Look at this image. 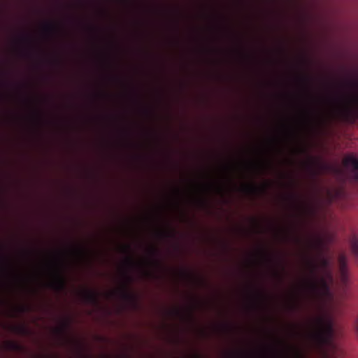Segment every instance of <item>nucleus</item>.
Listing matches in <instances>:
<instances>
[{
	"instance_id": "1",
	"label": "nucleus",
	"mask_w": 358,
	"mask_h": 358,
	"mask_svg": "<svg viewBox=\"0 0 358 358\" xmlns=\"http://www.w3.org/2000/svg\"><path fill=\"white\" fill-rule=\"evenodd\" d=\"M322 248V240L310 241L308 242V248L304 254L309 273L305 281V290L310 299L317 296L320 294V289H322L325 294H329V287L327 280L331 282L333 280L330 259L320 255L317 262L311 254L310 250L313 248L317 249L321 253Z\"/></svg>"
},
{
	"instance_id": "2",
	"label": "nucleus",
	"mask_w": 358,
	"mask_h": 358,
	"mask_svg": "<svg viewBox=\"0 0 358 358\" xmlns=\"http://www.w3.org/2000/svg\"><path fill=\"white\" fill-rule=\"evenodd\" d=\"M336 330L334 321L330 315L317 317L310 333V339L314 347L324 358H336L340 353L335 342Z\"/></svg>"
},
{
	"instance_id": "3",
	"label": "nucleus",
	"mask_w": 358,
	"mask_h": 358,
	"mask_svg": "<svg viewBox=\"0 0 358 358\" xmlns=\"http://www.w3.org/2000/svg\"><path fill=\"white\" fill-rule=\"evenodd\" d=\"M343 164L346 168L352 167L349 178L352 182L358 183V157L352 155H348L343 159Z\"/></svg>"
},
{
	"instance_id": "4",
	"label": "nucleus",
	"mask_w": 358,
	"mask_h": 358,
	"mask_svg": "<svg viewBox=\"0 0 358 358\" xmlns=\"http://www.w3.org/2000/svg\"><path fill=\"white\" fill-rule=\"evenodd\" d=\"M125 282L123 284L122 288L120 292L121 297L124 301L136 303V297L132 293L129 292V285L132 282V278L127 273L124 274Z\"/></svg>"
},
{
	"instance_id": "5",
	"label": "nucleus",
	"mask_w": 358,
	"mask_h": 358,
	"mask_svg": "<svg viewBox=\"0 0 358 358\" xmlns=\"http://www.w3.org/2000/svg\"><path fill=\"white\" fill-rule=\"evenodd\" d=\"M83 301L92 306H98L99 304V293L93 289L85 288L80 292Z\"/></svg>"
},
{
	"instance_id": "6",
	"label": "nucleus",
	"mask_w": 358,
	"mask_h": 358,
	"mask_svg": "<svg viewBox=\"0 0 358 358\" xmlns=\"http://www.w3.org/2000/svg\"><path fill=\"white\" fill-rule=\"evenodd\" d=\"M339 264V277L343 285H347L348 282V272L347 266V258L344 254H341L338 257Z\"/></svg>"
},
{
	"instance_id": "7",
	"label": "nucleus",
	"mask_w": 358,
	"mask_h": 358,
	"mask_svg": "<svg viewBox=\"0 0 358 358\" xmlns=\"http://www.w3.org/2000/svg\"><path fill=\"white\" fill-rule=\"evenodd\" d=\"M345 192L342 189H327V202L329 204L336 201L345 196Z\"/></svg>"
},
{
	"instance_id": "8",
	"label": "nucleus",
	"mask_w": 358,
	"mask_h": 358,
	"mask_svg": "<svg viewBox=\"0 0 358 358\" xmlns=\"http://www.w3.org/2000/svg\"><path fill=\"white\" fill-rule=\"evenodd\" d=\"M52 287L57 291H62L66 288V280L60 271L57 270L55 273V280Z\"/></svg>"
},
{
	"instance_id": "9",
	"label": "nucleus",
	"mask_w": 358,
	"mask_h": 358,
	"mask_svg": "<svg viewBox=\"0 0 358 358\" xmlns=\"http://www.w3.org/2000/svg\"><path fill=\"white\" fill-rule=\"evenodd\" d=\"M335 112L331 111L326 114L320 115L317 117V121L319 124H322L333 119L335 116Z\"/></svg>"
},
{
	"instance_id": "10",
	"label": "nucleus",
	"mask_w": 358,
	"mask_h": 358,
	"mask_svg": "<svg viewBox=\"0 0 358 358\" xmlns=\"http://www.w3.org/2000/svg\"><path fill=\"white\" fill-rule=\"evenodd\" d=\"M11 330L13 332L20 335H26L29 331L27 327L24 324L13 326L11 327Z\"/></svg>"
},
{
	"instance_id": "11",
	"label": "nucleus",
	"mask_w": 358,
	"mask_h": 358,
	"mask_svg": "<svg viewBox=\"0 0 358 358\" xmlns=\"http://www.w3.org/2000/svg\"><path fill=\"white\" fill-rule=\"evenodd\" d=\"M6 347L11 351H20L22 348V345L15 341H9L6 343Z\"/></svg>"
},
{
	"instance_id": "12",
	"label": "nucleus",
	"mask_w": 358,
	"mask_h": 358,
	"mask_svg": "<svg viewBox=\"0 0 358 358\" xmlns=\"http://www.w3.org/2000/svg\"><path fill=\"white\" fill-rule=\"evenodd\" d=\"M343 103H355L358 104V93L355 92L350 95L345 96L342 99Z\"/></svg>"
},
{
	"instance_id": "13",
	"label": "nucleus",
	"mask_w": 358,
	"mask_h": 358,
	"mask_svg": "<svg viewBox=\"0 0 358 358\" xmlns=\"http://www.w3.org/2000/svg\"><path fill=\"white\" fill-rule=\"evenodd\" d=\"M43 29L47 33H56L58 30V27L55 23L48 22L44 24Z\"/></svg>"
},
{
	"instance_id": "14",
	"label": "nucleus",
	"mask_w": 358,
	"mask_h": 358,
	"mask_svg": "<svg viewBox=\"0 0 358 358\" xmlns=\"http://www.w3.org/2000/svg\"><path fill=\"white\" fill-rule=\"evenodd\" d=\"M244 189L249 193L255 194L259 191L265 192L266 187H263L262 188H258L254 185H248L244 186Z\"/></svg>"
},
{
	"instance_id": "15",
	"label": "nucleus",
	"mask_w": 358,
	"mask_h": 358,
	"mask_svg": "<svg viewBox=\"0 0 358 358\" xmlns=\"http://www.w3.org/2000/svg\"><path fill=\"white\" fill-rule=\"evenodd\" d=\"M351 250L354 255L358 259V238L353 237L350 241Z\"/></svg>"
},
{
	"instance_id": "16",
	"label": "nucleus",
	"mask_w": 358,
	"mask_h": 358,
	"mask_svg": "<svg viewBox=\"0 0 358 358\" xmlns=\"http://www.w3.org/2000/svg\"><path fill=\"white\" fill-rule=\"evenodd\" d=\"M341 113L346 118L352 117L354 113L358 117V108L355 111H353L350 108L348 107L341 110Z\"/></svg>"
},
{
	"instance_id": "17",
	"label": "nucleus",
	"mask_w": 358,
	"mask_h": 358,
	"mask_svg": "<svg viewBox=\"0 0 358 358\" xmlns=\"http://www.w3.org/2000/svg\"><path fill=\"white\" fill-rule=\"evenodd\" d=\"M68 327H69V323L64 322L62 327L57 329V332L61 335H63L65 333V331Z\"/></svg>"
},
{
	"instance_id": "18",
	"label": "nucleus",
	"mask_w": 358,
	"mask_h": 358,
	"mask_svg": "<svg viewBox=\"0 0 358 358\" xmlns=\"http://www.w3.org/2000/svg\"><path fill=\"white\" fill-rule=\"evenodd\" d=\"M300 81H301L303 84H308L310 82V78L307 76H301L299 78Z\"/></svg>"
},
{
	"instance_id": "19",
	"label": "nucleus",
	"mask_w": 358,
	"mask_h": 358,
	"mask_svg": "<svg viewBox=\"0 0 358 358\" xmlns=\"http://www.w3.org/2000/svg\"><path fill=\"white\" fill-rule=\"evenodd\" d=\"M122 250L124 252L129 253L131 251V246L129 245H124L122 247Z\"/></svg>"
},
{
	"instance_id": "20",
	"label": "nucleus",
	"mask_w": 358,
	"mask_h": 358,
	"mask_svg": "<svg viewBox=\"0 0 358 358\" xmlns=\"http://www.w3.org/2000/svg\"><path fill=\"white\" fill-rule=\"evenodd\" d=\"M126 262L129 266H133L134 265V262L131 257H128L126 260Z\"/></svg>"
},
{
	"instance_id": "21",
	"label": "nucleus",
	"mask_w": 358,
	"mask_h": 358,
	"mask_svg": "<svg viewBox=\"0 0 358 358\" xmlns=\"http://www.w3.org/2000/svg\"><path fill=\"white\" fill-rule=\"evenodd\" d=\"M76 252L79 255H85V251L83 250V249H78L76 250Z\"/></svg>"
},
{
	"instance_id": "22",
	"label": "nucleus",
	"mask_w": 358,
	"mask_h": 358,
	"mask_svg": "<svg viewBox=\"0 0 358 358\" xmlns=\"http://www.w3.org/2000/svg\"><path fill=\"white\" fill-rule=\"evenodd\" d=\"M161 234H162V235H163L164 236H166V237H170L173 235L171 232H162Z\"/></svg>"
},
{
	"instance_id": "23",
	"label": "nucleus",
	"mask_w": 358,
	"mask_h": 358,
	"mask_svg": "<svg viewBox=\"0 0 358 358\" xmlns=\"http://www.w3.org/2000/svg\"><path fill=\"white\" fill-rule=\"evenodd\" d=\"M291 197H292V199H293L294 201H297L299 199L298 196L295 194H292Z\"/></svg>"
},
{
	"instance_id": "24",
	"label": "nucleus",
	"mask_w": 358,
	"mask_h": 358,
	"mask_svg": "<svg viewBox=\"0 0 358 358\" xmlns=\"http://www.w3.org/2000/svg\"><path fill=\"white\" fill-rule=\"evenodd\" d=\"M334 171H335V172L336 173H341V172H342V170L341 169H338V168H335Z\"/></svg>"
},
{
	"instance_id": "25",
	"label": "nucleus",
	"mask_w": 358,
	"mask_h": 358,
	"mask_svg": "<svg viewBox=\"0 0 358 358\" xmlns=\"http://www.w3.org/2000/svg\"><path fill=\"white\" fill-rule=\"evenodd\" d=\"M157 250L156 248H152V252L155 255H156L157 253Z\"/></svg>"
},
{
	"instance_id": "26",
	"label": "nucleus",
	"mask_w": 358,
	"mask_h": 358,
	"mask_svg": "<svg viewBox=\"0 0 358 358\" xmlns=\"http://www.w3.org/2000/svg\"><path fill=\"white\" fill-rule=\"evenodd\" d=\"M34 115H35V117L36 120H39L40 117H39V114L38 113H35Z\"/></svg>"
},
{
	"instance_id": "27",
	"label": "nucleus",
	"mask_w": 358,
	"mask_h": 358,
	"mask_svg": "<svg viewBox=\"0 0 358 358\" xmlns=\"http://www.w3.org/2000/svg\"><path fill=\"white\" fill-rule=\"evenodd\" d=\"M312 173H313V175L314 176H316L318 174V173L317 171H312Z\"/></svg>"
},
{
	"instance_id": "28",
	"label": "nucleus",
	"mask_w": 358,
	"mask_h": 358,
	"mask_svg": "<svg viewBox=\"0 0 358 358\" xmlns=\"http://www.w3.org/2000/svg\"><path fill=\"white\" fill-rule=\"evenodd\" d=\"M174 313L176 314V315H179L180 314L179 310H174Z\"/></svg>"
},
{
	"instance_id": "29",
	"label": "nucleus",
	"mask_w": 358,
	"mask_h": 358,
	"mask_svg": "<svg viewBox=\"0 0 358 358\" xmlns=\"http://www.w3.org/2000/svg\"><path fill=\"white\" fill-rule=\"evenodd\" d=\"M26 310H25V308L24 307H21V311L22 312H24Z\"/></svg>"
},
{
	"instance_id": "30",
	"label": "nucleus",
	"mask_w": 358,
	"mask_h": 358,
	"mask_svg": "<svg viewBox=\"0 0 358 358\" xmlns=\"http://www.w3.org/2000/svg\"><path fill=\"white\" fill-rule=\"evenodd\" d=\"M235 355H236V356H238V357H239L240 355H242V354H238V353H236V354H235Z\"/></svg>"
},
{
	"instance_id": "31",
	"label": "nucleus",
	"mask_w": 358,
	"mask_h": 358,
	"mask_svg": "<svg viewBox=\"0 0 358 358\" xmlns=\"http://www.w3.org/2000/svg\"><path fill=\"white\" fill-rule=\"evenodd\" d=\"M196 358H201L199 355H196Z\"/></svg>"
},
{
	"instance_id": "32",
	"label": "nucleus",
	"mask_w": 358,
	"mask_h": 358,
	"mask_svg": "<svg viewBox=\"0 0 358 358\" xmlns=\"http://www.w3.org/2000/svg\"><path fill=\"white\" fill-rule=\"evenodd\" d=\"M146 112H147V113H150V110H146Z\"/></svg>"
}]
</instances>
